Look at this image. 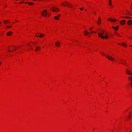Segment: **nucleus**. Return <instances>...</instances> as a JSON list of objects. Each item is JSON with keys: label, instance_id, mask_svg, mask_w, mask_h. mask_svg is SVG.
I'll return each instance as SVG.
<instances>
[{"label": "nucleus", "instance_id": "obj_43", "mask_svg": "<svg viewBox=\"0 0 132 132\" xmlns=\"http://www.w3.org/2000/svg\"><path fill=\"white\" fill-rule=\"evenodd\" d=\"M101 54H102V55H104V54H103L102 53H101Z\"/></svg>", "mask_w": 132, "mask_h": 132}, {"label": "nucleus", "instance_id": "obj_23", "mask_svg": "<svg viewBox=\"0 0 132 132\" xmlns=\"http://www.w3.org/2000/svg\"><path fill=\"white\" fill-rule=\"evenodd\" d=\"M112 28L113 29H115L116 30H117L118 29V27H115L113 26L112 27Z\"/></svg>", "mask_w": 132, "mask_h": 132}, {"label": "nucleus", "instance_id": "obj_44", "mask_svg": "<svg viewBox=\"0 0 132 132\" xmlns=\"http://www.w3.org/2000/svg\"><path fill=\"white\" fill-rule=\"evenodd\" d=\"M118 44H119V45H120V43H118Z\"/></svg>", "mask_w": 132, "mask_h": 132}, {"label": "nucleus", "instance_id": "obj_25", "mask_svg": "<svg viewBox=\"0 0 132 132\" xmlns=\"http://www.w3.org/2000/svg\"><path fill=\"white\" fill-rule=\"evenodd\" d=\"M115 34L118 37L120 36V35L118 33H115Z\"/></svg>", "mask_w": 132, "mask_h": 132}, {"label": "nucleus", "instance_id": "obj_22", "mask_svg": "<svg viewBox=\"0 0 132 132\" xmlns=\"http://www.w3.org/2000/svg\"><path fill=\"white\" fill-rule=\"evenodd\" d=\"M121 45L124 46H127V45L125 43H124V42H123L121 44Z\"/></svg>", "mask_w": 132, "mask_h": 132}, {"label": "nucleus", "instance_id": "obj_34", "mask_svg": "<svg viewBox=\"0 0 132 132\" xmlns=\"http://www.w3.org/2000/svg\"><path fill=\"white\" fill-rule=\"evenodd\" d=\"M31 49V48H28V51H29L30 50V49Z\"/></svg>", "mask_w": 132, "mask_h": 132}, {"label": "nucleus", "instance_id": "obj_9", "mask_svg": "<svg viewBox=\"0 0 132 132\" xmlns=\"http://www.w3.org/2000/svg\"><path fill=\"white\" fill-rule=\"evenodd\" d=\"M61 15L60 14L58 15L57 16H55L54 18V19L57 20H59L60 18L61 17Z\"/></svg>", "mask_w": 132, "mask_h": 132}, {"label": "nucleus", "instance_id": "obj_41", "mask_svg": "<svg viewBox=\"0 0 132 132\" xmlns=\"http://www.w3.org/2000/svg\"><path fill=\"white\" fill-rule=\"evenodd\" d=\"M94 13L95 14V12H94Z\"/></svg>", "mask_w": 132, "mask_h": 132}, {"label": "nucleus", "instance_id": "obj_11", "mask_svg": "<svg viewBox=\"0 0 132 132\" xmlns=\"http://www.w3.org/2000/svg\"><path fill=\"white\" fill-rule=\"evenodd\" d=\"M126 72L127 74L132 75V73L130 70H128V69H126Z\"/></svg>", "mask_w": 132, "mask_h": 132}, {"label": "nucleus", "instance_id": "obj_21", "mask_svg": "<svg viewBox=\"0 0 132 132\" xmlns=\"http://www.w3.org/2000/svg\"><path fill=\"white\" fill-rule=\"evenodd\" d=\"M28 4L30 5H33L34 4V3L33 2H28Z\"/></svg>", "mask_w": 132, "mask_h": 132}, {"label": "nucleus", "instance_id": "obj_30", "mask_svg": "<svg viewBox=\"0 0 132 132\" xmlns=\"http://www.w3.org/2000/svg\"><path fill=\"white\" fill-rule=\"evenodd\" d=\"M125 18H128V19H130V18H131L129 17H126Z\"/></svg>", "mask_w": 132, "mask_h": 132}, {"label": "nucleus", "instance_id": "obj_48", "mask_svg": "<svg viewBox=\"0 0 132 132\" xmlns=\"http://www.w3.org/2000/svg\"><path fill=\"white\" fill-rule=\"evenodd\" d=\"M131 9H132V7H131Z\"/></svg>", "mask_w": 132, "mask_h": 132}, {"label": "nucleus", "instance_id": "obj_37", "mask_svg": "<svg viewBox=\"0 0 132 132\" xmlns=\"http://www.w3.org/2000/svg\"><path fill=\"white\" fill-rule=\"evenodd\" d=\"M93 29V28H90L89 29V30H92V29Z\"/></svg>", "mask_w": 132, "mask_h": 132}, {"label": "nucleus", "instance_id": "obj_46", "mask_svg": "<svg viewBox=\"0 0 132 132\" xmlns=\"http://www.w3.org/2000/svg\"><path fill=\"white\" fill-rule=\"evenodd\" d=\"M130 46V47H132V46Z\"/></svg>", "mask_w": 132, "mask_h": 132}, {"label": "nucleus", "instance_id": "obj_39", "mask_svg": "<svg viewBox=\"0 0 132 132\" xmlns=\"http://www.w3.org/2000/svg\"><path fill=\"white\" fill-rule=\"evenodd\" d=\"M1 63H2L1 62V61H0V65H1Z\"/></svg>", "mask_w": 132, "mask_h": 132}, {"label": "nucleus", "instance_id": "obj_17", "mask_svg": "<svg viewBox=\"0 0 132 132\" xmlns=\"http://www.w3.org/2000/svg\"><path fill=\"white\" fill-rule=\"evenodd\" d=\"M84 35L85 36H87L89 35V33L88 32L87 30H85L84 32Z\"/></svg>", "mask_w": 132, "mask_h": 132}, {"label": "nucleus", "instance_id": "obj_3", "mask_svg": "<svg viewBox=\"0 0 132 132\" xmlns=\"http://www.w3.org/2000/svg\"><path fill=\"white\" fill-rule=\"evenodd\" d=\"M51 10L53 12L57 13L59 12L60 9L58 8L55 7H52L51 8Z\"/></svg>", "mask_w": 132, "mask_h": 132}, {"label": "nucleus", "instance_id": "obj_2", "mask_svg": "<svg viewBox=\"0 0 132 132\" xmlns=\"http://www.w3.org/2000/svg\"><path fill=\"white\" fill-rule=\"evenodd\" d=\"M101 32H99L98 33V36L101 38L102 39H108L109 38V37L106 34H105L104 36H103V35L104 34V33L105 32V31L103 30L101 31Z\"/></svg>", "mask_w": 132, "mask_h": 132}, {"label": "nucleus", "instance_id": "obj_50", "mask_svg": "<svg viewBox=\"0 0 132 132\" xmlns=\"http://www.w3.org/2000/svg\"><path fill=\"white\" fill-rule=\"evenodd\" d=\"M131 37V38H132V37Z\"/></svg>", "mask_w": 132, "mask_h": 132}, {"label": "nucleus", "instance_id": "obj_10", "mask_svg": "<svg viewBox=\"0 0 132 132\" xmlns=\"http://www.w3.org/2000/svg\"><path fill=\"white\" fill-rule=\"evenodd\" d=\"M55 45L58 47H59L61 46V43L59 41H57L55 43Z\"/></svg>", "mask_w": 132, "mask_h": 132}, {"label": "nucleus", "instance_id": "obj_1", "mask_svg": "<svg viewBox=\"0 0 132 132\" xmlns=\"http://www.w3.org/2000/svg\"><path fill=\"white\" fill-rule=\"evenodd\" d=\"M41 15L42 16L48 18L51 15V14L47 12V11L46 10H44L41 12Z\"/></svg>", "mask_w": 132, "mask_h": 132}, {"label": "nucleus", "instance_id": "obj_13", "mask_svg": "<svg viewBox=\"0 0 132 132\" xmlns=\"http://www.w3.org/2000/svg\"><path fill=\"white\" fill-rule=\"evenodd\" d=\"M108 20L109 21H110L112 22H115L116 21V19H113L112 18H109Z\"/></svg>", "mask_w": 132, "mask_h": 132}, {"label": "nucleus", "instance_id": "obj_6", "mask_svg": "<svg viewBox=\"0 0 132 132\" xmlns=\"http://www.w3.org/2000/svg\"><path fill=\"white\" fill-rule=\"evenodd\" d=\"M68 3L67 1H64L61 3L60 5L64 7H67Z\"/></svg>", "mask_w": 132, "mask_h": 132}, {"label": "nucleus", "instance_id": "obj_45", "mask_svg": "<svg viewBox=\"0 0 132 132\" xmlns=\"http://www.w3.org/2000/svg\"><path fill=\"white\" fill-rule=\"evenodd\" d=\"M85 10V11H87V10Z\"/></svg>", "mask_w": 132, "mask_h": 132}, {"label": "nucleus", "instance_id": "obj_7", "mask_svg": "<svg viewBox=\"0 0 132 132\" xmlns=\"http://www.w3.org/2000/svg\"><path fill=\"white\" fill-rule=\"evenodd\" d=\"M36 42H31L30 43H28L27 44L28 46L29 47H32L33 46L36 44Z\"/></svg>", "mask_w": 132, "mask_h": 132}, {"label": "nucleus", "instance_id": "obj_28", "mask_svg": "<svg viewBox=\"0 0 132 132\" xmlns=\"http://www.w3.org/2000/svg\"><path fill=\"white\" fill-rule=\"evenodd\" d=\"M15 23H17V22H18V21L17 20H15Z\"/></svg>", "mask_w": 132, "mask_h": 132}, {"label": "nucleus", "instance_id": "obj_31", "mask_svg": "<svg viewBox=\"0 0 132 132\" xmlns=\"http://www.w3.org/2000/svg\"><path fill=\"white\" fill-rule=\"evenodd\" d=\"M96 33V32H95V31H92V32H90V33L91 34H92V33Z\"/></svg>", "mask_w": 132, "mask_h": 132}, {"label": "nucleus", "instance_id": "obj_19", "mask_svg": "<svg viewBox=\"0 0 132 132\" xmlns=\"http://www.w3.org/2000/svg\"><path fill=\"white\" fill-rule=\"evenodd\" d=\"M8 21H9V22L10 23V20H9V19H8L7 20H5V21H4L3 22V23L4 24H5L6 23L8 22Z\"/></svg>", "mask_w": 132, "mask_h": 132}, {"label": "nucleus", "instance_id": "obj_27", "mask_svg": "<svg viewBox=\"0 0 132 132\" xmlns=\"http://www.w3.org/2000/svg\"><path fill=\"white\" fill-rule=\"evenodd\" d=\"M121 62H122V63L124 65H126V64H125V63H126V62H125V63H124L122 61H121Z\"/></svg>", "mask_w": 132, "mask_h": 132}, {"label": "nucleus", "instance_id": "obj_38", "mask_svg": "<svg viewBox=\"0 0 132 132\" xmlns=\"http://www.w3.org/2000/svg\"><path fill=\"white\" fill-rule=\"evenodd\" d=\"M2 23L0 22V27L1 26V24Z\"/></svg>", "mask_w": 132, "mask_h": 132}, {"label": "nucleus", "instance_id": "obj_35", "mask_svg": "<svg viewBox=\"0 0 132 132\" xmlns=\"http://www.w3.org/2000/svg\"><path fill=\"white\" fill-rule=\"evenodd\" d=\"M23 3V2H19V4H21V3Z\"/></svg>", "mask_w": 132, "mask_h": 132}, {"label": "nucleus", "instance_id": "obj_49", "mask_svg": "<svg viewBox=\"0 0 132 132\" xmlns=\"http://www.w3.org/2000/svg\"><path fill=\"white\" fill-rule=\"evenodd\" d=\"M127 15H129V14H127Z\"/></svg>", "mask_w": 132, "mask_h": 132}, {"label": "nucleus", "instance_id": "obj_14", "mask_svg": "<svg viewBox=\"0 0 132 132\" xmlns=\"http://www.w3.org/2000/svg\"><path fill=\"white\" fill-rule=\"evenodd\" d=\"M125 20H122L120 22V23L121 25H124L125 24Z\"/></svg>", "mask_w": 132, "mask_h": 132}, {"label": "nucleus", "instance_id": "obj_5", "mask_svg": "<svg viewBox=\"0 0 132 132\" xmlns=\"http://www.w3.org/2000/svg\"><path fill=\"white\" fill-rule=\"evenodd\" d=\"M35 36L37 37L44 38L45 37V35L40 33H36L35 34Z\"/></svg>", "mask_w": 132, "mask_h": 132}, {"label": "nucleus", "instance_id": "obj_16", "mask_svg": "<svg viewBox=\"0 0 132 132\" xmlns=\"http://www.w3.org/2000/svg\"><path fill=\"white\" fill-rule=\"evenodd\" d=\"M127 24L129 25L132 24V21L131 20H129L127 22Z\"/></svg>", "mask_w": 132, "mask_h": 132}, {"label": "nucleus", "instance_id": "obj_24", "mask_svg": "<svg viewBox=\"0 0 132 132\" xmlns=\"http://www.w3.org/2000/svg\"><path fill=\"white\" fill-rule=\"evenodd\" d=\"M109 4L110 6H111V0H109Z\"/></svg>", "mask_w": 132, "mask_h": 132}, {"label": "nucleus", "instance_id": "obj_15", "mask_svg": "<svg viewBox=\"0 0 132 132\" xmlns=\"http://www.w3.org/2000/svg\"><path fill=\"white\" fill-rule=\"evenodd\" d=\"M12 34V31H10L7 33L6 35L7 36H11Z\"/></svg>", "mask_w": 132, "mask_h": 132}, {"label": "nucleus", "instance_id": "obj_20", "mask_svg": "<svg viewBox=\"0 0 132 132\" xmlns=\"http://www.w3.org/2000/svg\"><path fill=\"white\" fill-rule=\"evenodd\" d=\"M99 20H98L97 21V23L98 24L100 23L101 22V19L100 17L98 18Z\"/></svg>", "mask_w": 132, "mask_h": 132}, {"label": "nucleus", "instance_id": "obj_47", "mask_svg": "<svg viewBox=\"0 0 132 132\" xmlns=\"http://www.w3.org/2000/svg\"><path fill=\"white\" fill-rule=\"evenodd\" d=\"M111 6L112 7V5H111V6Z\"/></svg>", "mask_w": 132, "mask_h": 132}, {"label": "nucleus", "instance_id": "obj_26", "mask_svg": "<svg viewBox=\"0 0 132 132\" xmlns=\"http://www.w3.org/2000/svg\"><path fill=\"white\" fill-rule=\"evenodd\" d=\"M12 27V26H7L6 27V28L7 29L9 28H11Z\"/></svg>", "mask_w": 132, "mask_h": 132}, {"label": "nucleus", "instance_id": "obj_4", "mask_svg": "<svg viewBox=\"0 0 132 132\" xmlns=\"http://www.w3.org/2000/svg\"><path fill=\"white\" fill-rule=\"evenodd\" d=\"M15 46H11L8 47V51L9 52H12L15 50L16 48H15Z\"/></svg>", "mask_w": 132, "mask_h": 132}, {"label": "nucleus", "instance_id": "obj_36", "mask_svg": "<svg viewBox=\"0 0 132 132\" xmlns=\"http://www.w3.org/2000/svg\"><path fill=\"white\" fill-rule=\"evenodd\" d=\"M129 116H130V117H128V118H131V115L130 114H129Z\"/></svg>", "mask_w": 132, "mask_h": 132}, {"label": "nucleus", "instance_id": "obj_8", "mask_svg": "<svg viewBox=\"0 0 132 132\" xmlns=\"http://www.w3.org/2000/svg\"><path fill=\"white\" fill-rule=\"evenodd\" d=\"M106 57L109 60H110L112 61H116V60L113 57H112V56L108 55H106Z\"/></svg>", "mask_w": 132, "mask_h": 132}, {"label": "nucleus", "instance_id": "obj_33", "mask_svg": "<svg viewBox=\"0 0 132 132\" xmlns=\"http://www.w3.org/2000/svg\"><path fill=\"white\" fill-rule=\"evenodd\" d=\"M129 79H130L132 81V77H130L129 78Z\"/></svg>", "mask_w": 132, "mask_h": 132}, {"label": "nucleus", "instance_id": "obj_29", "mask_svg": "<svg viewBox=\"0 0 132 132\" xmlns=\"http://www.w3.org/2000/svg\"><path fill=\"white\" fill-rule=\"evenodd\" d=\"M84 9V8H83V7H82V8H80V10H81V11H82V10H83V9Z\"/></svg>", "mask_w": 132, "mask_h": 132}, {"label": "nucleus", "instance_id": "obj_18", "mask_svg": "<svg viewBox=\"0 0 132 132\" xmlns=\"http://www.w3.org/2000/svg\"><path fill=\"white\" fill-rule=\"evenodd\" d=\"M40 47L39 46H36L35 49L36 51H37L39 50L40 49Z\"/></svg>", "mask_w": 132, "mask_h": 132}, {"label": "nucleus", "instance_id": "obj_32", "mask_svg": "<svg viewBox=\"0 0 132 132\" xmlns=\"http://www.w3.org/2000/svg\"><path fill=\"white\" fill-rule=\"evenodd\" d=\"M130 85L132 87V82H131L130 83Z\"/></svg>", "mask_w": 132, "mask_h": 132}, {"label": "nucleus", "instance_id": "obj_42", "mask_svg": "<svg viewBox=\"0 0 132 132\" xmlns=\"http://www.w3.org/2000/svg\"><path fill=\"white\" fill-rule=\"evenodd\" d=\"M125 18V17H122V18Z\"/></svg>", "mask_w": 132, "mask_h": 132}, {"label": "nucleus", "instance_id": "obj_12", "mask_svg": "<svg viewBox=\"0 0 132 132\" xmlns=\"http://www.w3.org/2000/svg\"><path fill=\"white\" fill-rule=\"evenodd\" d=\"M67 7L70 8H72L73 7V5H72L70 3L68 2Z\"/></svg>", "mask_w": 132, "mask_h": 132}, {"label": "nucleus", "instance_id": "obj_40", "mask_svg": "<svg viewBox=\"0 0 132 132\" xmlns=\"http://www.w3.org/2000/svg\"><path fill=\"white\" fill-rule=\"evenodd\" d=\"M28 2H26L25 3V4H28Z\"/></svg>", "mask_w": 132, "mask_h": 132}]
</instances>
